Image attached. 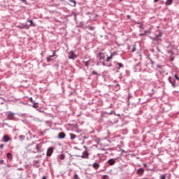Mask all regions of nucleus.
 <instances>
[{"label":"nucleus","mask_w":179,"mask_h":179,"mask_svg":"<svg viewBox=\"0 0 179 179\" xmlns=\"http://www.w3.org/2000/svg\"><path fill=\"white\" fill-rule=\"evenodd\" d=\"M76 156V157H82V159H89V153L87 152V151H84L82 155H77Z\"/></svg>","instance_id":"nucleus-1"},{"label":"nucleus","mask_w":179,"mask_h":179,"mask_svg":"<svg viewBox=\"0 0 179 179\" xmlns=\"http://www.w3.org/2000/svg\"><path fill=\"white\" fill-rule=\"evenodd\" d=\"M78 56L76 55H75V53L73 52H70L69 53V59H75V58H77Z\"/></svg>","instance_id":"nucleus-2"},{"label":"nucleus","mask_w":179,"mask_h":179,"mask_svg":"<svg viewBox=\"0 0 179 179\" xmlns=\"http://www.w3.org/2000/svg\"><path fill=\"white\" fill-rule=\"evenodd\" d=\"M145 173V169H143V168H140L137 170L136 171V174H138V176H142L143 174H144Z\"/></svg>","instance_id":"nucleus-3"},{"label":"nucleus","mask_w":179,"mask_h":179,"mask_svg":"<svg viewBox=\"0 0 179 179\" xmlns=\"http://www.w3.org/2000/svg\"><path fill=\"white\" fill-rule=\"evenodd\" d=\"M52 152H54V148L52 147L49 148L47 151V156H51Z\"/></svg>","instance_id":"nucleus-4"},{"label":"nucleus","mask_w":179,"mask_h":179,"mask_svg":"<svg viewBox=\"0 0 179 179\" xmlns=\"http://www.w3.org/2000/svg\"><path fill=\"white\" fill-rule=\"evenodd\" d=\"M115 55H117V52H113L110 57H108V58L106 59V62H109L110 59H113V57L115 56Z\"/></svg>","instance_id":"nucleus-5"},{"label":"nucleus","mask_w":179,"mask_h":179,"mask_svg":"<svg viewBox=\"0 0 179 179\" xmlns=\"http://www.w3.org/2000/svg\"><path fill=\"white\" fill-rule=\"evenodd\" d=\"M3 140L4 142H9V141H10V137H9V136L8 135H4L3 137Z\"/></svg>","instance_id":"nucleus-6"},{"label":"nucleus","mask_w":179,"mask_h":179,"mask_svg":"<svg viewBox=\"0 0 179 179\" xmlns=\"http://www.w3.org/2000/svg\"><path fill=\"white\" fill-rule=\"evenodd\" d=\"M15 115H13V113L12 112H9L8 113V120H13Z\"/></svg>","instance_id":"nucleus-7"},{"label":"nucleus","mask_w":179,"mask_h":179,"mask_svg":"<svg viewBox=\"0 0 179 179\" xmlns=\"http://www.w3.org/2000/svg\"><path fill=\"white\" fill-rule=\"evenodd\" d=\"M83 64H84L85 66H89L90 65V59L83 60Z\"/></svg>","instance_id":"nucleus-8"},{"label":"nucleus","mask_w":179,"mask_h":179,"mask_svg":"<svg viewBox=\"0 0 179 179\" xmlns=\"http://www.w3.org/2000/svg\"><path fill=\"white\" fill-rule=\"evenodd\" d=\"M108 163L110 166H114V164H115V160H114V159H110L108 161Z\"/></svg>","instance_id":"nucleus-9"},{"label":"nucleus","mask_w":179,"mask_h":179,"mask_svg":"<svg viewBox=\"0 0 179 179\" xmlns=\"http://www.w3.org/2000/svg\"><path fill=\"white\" fill-rule=\"evenodd\" d=\"M65 136H66V135H65V133H64V132H61L58 135L59 139H64V138H65Z\"/></svg>","instance_id":"nucleus-10"},{"label":"nucleus","mask_w":179,"mask_h":179,"mask_svg":"<svg viewBox=\"0 0 179 179\" xmlns=\"http://www.w3.org/2000/svg\"><path fill=\"white\" fill-rule=\"evenodd\" d=\"M92 166L93 168L95 169V170H97V169H99V167H100V164H99V163L97 162H95L92 164Z\"/></svg>","instance_id":"nucleus-11"},{"label":"nucleus","mask_w":179,"mask_h":179,"mask_svg":"<svg viewBox=\"0 0 179 179\" xmlns=\"http://www.w3.org/2000/svg\"><path fill=\"white\" fill-rule=\"evenodd\" d=\"M171 79H173V78H171V77H169V81L170 82V83L172 85V86L173 87H176V84H175L176 81L173 82V80Z\"/></svg>","instance_id":"nucleus-12"},{"label":"nucleus","mask_w":179,"mask_h":179,"mask_svg":"<svg viewBox=\"0 0 179 179\" xmlns=\"http://www.w3.org/2000/svg\"><path fill=\"white\" fill-rule=\"evenodd\" d=\"M99 59H104L106 58V55H104V53H99Z\"/></svg>","instance_id":"nucleus-13"},{"label":"nucleus","mask_w":179,"mask_h":179,"mask_svg":"<svg viewBox=\"0 0 179 179\" xmlns=\"http://www.w3.org/2000/svg\"><path fill=\"white\" fill-rule=\"evenodd\" d=\"M173 3V0H166L165 5L170 6Z\"/></svg>","instance_id":"nucleus-14"},{"label":"nucleus","mask_w":179,"mask_h":179,"mask_svg":"<svg viewBox=\"0 0 179 179\" xmlns=\"http://www.w3.org/2000/svg\"><path fill=\"white\" fill-rule=\"evenodd\" d=\"M7 158L9 160H12V159H13L12 153H10V152L7 153Z\"/></svg>","instance_id":"nucleus-15"},{"label":"nucleus","mask_w":179,"mask_h":179,"mask_svg":"<svg viewBox=\"0 0 179 179\" xmlns=\"http://www.w3.org/2000/svg\"><path fill=\"white\" fill-rule=\"evenodd\" d=\"M32 107H33L34 108H38V103L34 102V103H33V105H32Z\"/></svg>","instance_id":"nucleus-16"},{"label":"nucleus","mask_w":179,"mask_h":179,"mask_svg":"<svg viewBox=\"0 0 179 179\" xmlns=\"http://www.w3.org/2000/svg\"><path fill=\"white\" fill-rule=\"evenodd\" d=\"M46 60H47V62H52V57L51 56H48L46 58Z\"/></svg>","instance_id":"nucleus-17"},{"label":"nucleus","mask_w":179,"mask_h":179,"mask_svg":"<svg viewBox=\"0 0 179 179\" xmlns=\"http://www.w3.org/2000/svg\"><path fill=\"white\" fill-rule=\"evenodd\" d=\"M116 65L119 66V68H117L118 69H120V68H122L124 66V64L122 63H116Z\"/></svg>","instance_id":"nucleus-18"},{"label":"nucleus","mask_w":179,"mask_h":179,"mask_svg":"<svg viewBox=\"0 0 179 179\" xmlns=\"http://www.w3.org/2000/svg\"><path fill=\"white\" fill-rule=\"evenodd\" d=\"M27 22L28 23H30L29 26H36V24L33 23V20H28Z\"/></svg>","instance_id":"nucleus-19"},{"label":"nucleus","mask_w":179,"mask_h":179,"mask_svg":"<svg viewBox=\"0 0 179 179\" xmlns=\"http://www.w3.org/2000/svg\"><path fill=\"white\" fill-rule=\"evenodd\" d=\"M59 159H60V160H64L65 159V155L64 154H62L59 156Z\"/></svg>","instance_id":"nucleus-20"},{"label":"nucleus","mask_w":179,"mask_h":179,"mask_svg":"<svg viewBox=\"0 0 179 179\" xmlns=\"http://www.w3.org/2000/svg\"><path fill=\"white\" fill-rule=\"evenodd\" d=\"M70 136H71V139H75L76 138V136L73 134H71Z\"/></svg>","instance_id":"nucleus-21"},{"label":"nucleus","mask_w":179,"mask_h":179,"mask_svg":"<svg viewBox=\"0 0 179 179\" xmlns=\"http://www.w3.org/2000/svg\"><path fill=\"white\" fill-rule=\"evenodd\" d=\"M166 174H162L160 176V179H166Z\"/></svg>","instance_id":"nucleus-22"},{"label":"nucleus","mask_w":179,"mask_h":179,"mask_svg":"<svg viewBox=\"0 0 179 179\" xmlns=\"http://www.w3.org/2000/svg\"><path fill=\"white\" fill-rule=\"evenodd\" d=\"M19 138H20V139H21L22 141H24L25 136H23V135H20V136H19Z\"/></svg>","instance_id":"nucleus-23"},{"label":"nucleus","mask_w":179,"mask_h":179,"mask_svg":"<svg viewBox=\"0 0 179 179\" xmlns=\"http://www.w3.org/2000/svg\"><path fill=\"white\" fill-rule=\"evenodd\" d=\"M102 178H103V179H109L108 176H107V175H103V176H102Z\"/></svg>","instance_id":"nucleus-24"},{"label":"nucleus","mask_w":179,"mask_h":179,"mask_svg":"<svg viewBox=\"0 0 179 179\" xmlns=\"http://www.w3.org/2000/svg\"><path fill=\"white\" fill-rule=\"evenodd\" d=\"M29 101H31V103H32V104H33L34 103H35V102H34V100H33V98H32V97H30V98H29Z\"/></svg>","instance_id":"nucleus-25"},{"label":"nucleus","mask_w":179,"mask_h":179,"mask_svg":"<svg viewBox=\"0 0 179 179\" xmlns=\"http://www.w3.org/2000/svg\"><path fill=\"white\" fill-rule=\"evenodd\" d=\"M5 163V161L3 159L0 160V164H3Z\"/></svg>","instance_id":"nucleus-26"},{"label":"nucleus","mask_w":179,"mask_h":179,"mask_svg":"<svg viewBox=\"0 0 179 179\" xmlns=\"http://www.w3.org/2000/svg\"><path fill=\"white\" fill-rule=\"evenodd\" d=\"M174 77L176 78V79H177V80H179V78L178 76H177V74H175Z\"/></svg>","instance_id":"nucleus-27"},{"label":"nucleus","mask_w":179,"mask_h":179,"mask_svg":"<svg viewBox=\"0 0 179 179\" xmlns=\"http://www.w3.org/2000/svg\"><path fill=\"white\" fill-rule=\"evenodd\" d=\"M50 57H52V58L55 57V51H53V54H52V55H50Z\"/></svg>","instance_id":"nucleus-28"},{"label":"nucleus","mask_w":179,"mask_h":179,"mask_svg":"<svg viewBox=\"0 0 179 179\" xmlns=\"http://www.w3.org/2000/svg\"><path fill=\"white\" fill-rule=\"evenodd\" d=\"M170 59H171V61H174V57L171 56V57H170Z\"/></svg>","instance_id":"nucleus-29"},{"label":"nucleus","mask_w":179,"mask_h":179,"mask_svg":"<svg viewBox=\"0 0 179 179\" xmlns=\"http://www.w3.org/2000/svg\"><path fill=\"white\" fill-rule=\"evenodd\" d=\"M3 146H4L3 144H1V145H0V149H3Z\"/></svg>","instance_id":"nucleus-30"},{"label":"nucleus","mask_w":179,"mask_h":179,"mask_svg":"<svg viewBox=\"0 0 179 179\" xmlns=\"http://www.w3.org/2000/svg\"><path fill=\"white\" fill-rule=\"evenodd\" d=\"M39 148H40V146H38V145H36V150H38Z\"/></svg>","instance_id":"nucleus-31"},{"label":"nucleus","mask_w":179,"mask_h":179,"mask_svg":"<svg viewBox=\"0 0 179 179\" xmlns=\"http://www.w3.org/2000/svg\"><path fill=\"white\" fill-rule=\"evenodd\" d=\"M92 75H97V73L94 71H92Z\"/></svg>","instance_id":"nucleus-32"},{"label":"nucleus","mask_w":179,"mask_h":179,"mask_svg":"<svg viewBox=\"0 0 179 179\" xmlns=\"http://www.w3.org/2000/svg\"><path fill=\"white\" fill-rule=\"evenodd\" d=\"M90 30H94V28L93 27H90Z\"/></svg>","instance_id":"nucleus-33"},{"label":"nucleus","mask_w":179,"mask_h":179,"mask_svg":"<svg viewBox=\"0 0 179 179\" xmlns=\"http://www.w3.org/2000/svg\"><path fill=\"white\" fill-rule=\"evenodd\" d=\"M74 178L78 179V175H74Z\"/></svg>","instance_id":"nucleus-34"},{"label":"nucleus","mask_w":179,"mask_h":179,"mask_svg":"<svg viewBox=\"0 0 179 179\" xmlns=\"http://www.w3.org/2000/svg\"><path fill=\"white\" fill-rule=\"evenodd\" d=\"M171 55H174V52H171Z\"/></svg>","instance_id":"nucleus-35"},{"label":"nucleus","mask_w":179,"mask_h":179,"mask_svg":"<svg viewBox=\"0 0 179 179\" xmlns=\"http://www.w3.org/2000/svg\"><path fill=\"white\" fill-rule=\"evenodd\" d=\"M42 179H47V177L43 176Z\"/></svg>","instance_id":"nucleus-36"},{"label":"nucleus","mask_w":179,"mask_h":179,"mask_svg":"<svg viewBox=\"0 0 179 179\" xmlns=\"http://www.w3.org/2000/svg\"><path fill=\"white\" fill-rule=\"evenodd\" d=\"M135 50H136V49H135V47H134L132 52H134L135 51Z\"/></svg>","instance_id":"nucleus-37"},{"label":"nucleus","mask_w":179,"mask_h":179,"mask_svg":"<svg viewBox=\"0 0 179 179\" xmlns=\"http://www.w3.org/2000/svg\"><path fill=\"white\" fill-rule=\"evenodd\" d=\"M157 1H159V0H155V1H154V2H157Z\"/></svg>","instance_id":"nucleus-38"},{"label":"nucleus","mask_w":179,"mask_h":179,"mask_svg":"<svg viewBox=\"0 0 179 179\" xmlns=\"http://www.w3.org/2000/svg\"><path fill=\"white\" fill-rule=\"evenodd\" d=\"M144 167H146V164H144Z\"/></svg>","instance_id":"nucleus-39"},{"label":"nucleus","mask_w":179,"mask_h":179,"mask_svg":"<svg viewBox=\"0 0 179 179\" xmlns=\"http://www.w3.org/2000/svg\"><path fill=\"white\" fill-rule=\"evenodd\" d=\"M120 1H122V0H120Z\"/></svg>","instance_id":"nucleus-40"}]
</instances>
